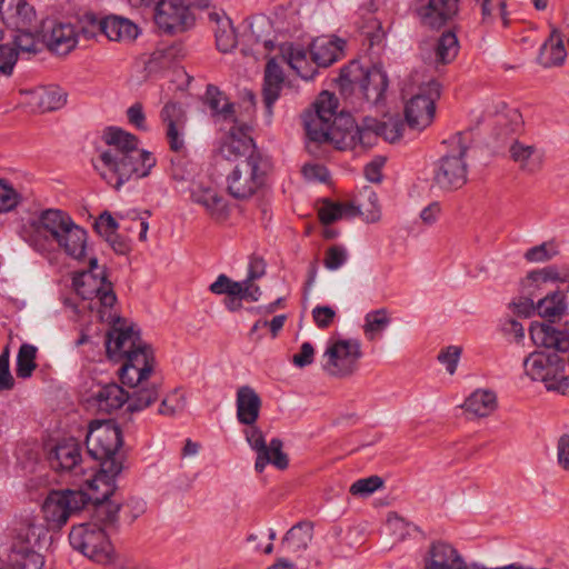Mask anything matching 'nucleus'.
Listing matches in <instances>:
<instances>
[{"instance_id":"1","label":"nucleus","mask_w":569,"mask_h":569,"mask_svg":"<svg viewBox=\"0 0 569 569\" xmlns=\"http://www.w3.org/2000/svg\"><path fill=\"white\" fill-rule=\"evenodd\" d=\"M315 110L303 116L306 134L317 143H332L339 150L370 148L378 141L376 126L365 118L361 126L355 123L350 113H337L338 99L329 91H322L313 103Z\"/></svg>"},{"instance_id":"2","label":"nucleus","mask_w":569,"mask_h":569,"mask_svg":"<svg viewBox=\"0 0 569 569\" xmlns=\"http://www.w3.org/2000/svg\"><path fill=\"white\" fill-rule=\"evenodd\" d=\"M104 321V311L100 310ZM111 329L106 337V350L110 359H124L119 370L120 380L126 386L141 383L150 377L154 368V356L150 345L141 338L140 329L120 317L108 316Z\"/></svg>"},{"instance_id":"3","label":"nucleus","mask_w":569,"mask_h":569,"mask_svg":"<svg viewBox=\"0 0 569 569\" xmlns=\"http://www.w3.org/2000/svg\"><path fill=\"white\" fill-rule=\"evenodd\" d=\"M103 140L109 148L99 156L103 168L101 177L114 189L131 178H144L156 166V158L138 147L137 136L120 128L110 127L103 132Z\"/></svg>"},{"instance_id":"4","label":"nucleus","mask_w":569,"mask_h":569,"mask_svg":"<svg viewBox=\"0 0 569 569\" xmlns=\"http://www.w3.org/2000/svg\"><path fill=\"white\" fill-rule=\"evenodd\" d=\"M121 429L111 422L94 421L90 423L86 445L88 453L100 462V471L91 481L90 487L99 491L104 486L103 497L112 496L116 490V477L122 471V455L119 449L122 447Z\"/></svg>"},{"instance_id":"5","label":"nucleus","mask_w":569,"mask_h":569,"mask_svg":"<svg viewBox=\"0 0 569 569\" xmlns=\"http://www.w3.org/2000/svg\"><path fill=\"white\" fill-rule=\"evenodd\" d=\"M341 93L348 94L359 89L366 101L378 106L385 100L388 88L387 73L377 66L363 70L359 61L352 60L341 68L337 80Z\"/></svg>"},{"instance_id":"6","label":"nucleus","mask_w":569,"mask_h":569,"mask_svg":"<svg viewBox=\"0 0 569 569\" xmlns=\"http://www.w3.org/2000/svg\"><path fill=\"white\" fill-rule=\"evenodd\" d=\"M451 152L443 154L433 166L432 182L442 191L460 189L467 182L468 166L466 154L468 146L463 134L456 133L450 140Z\"/></svg>"},{"instance_id":"7","label":"nucleus","mask_w":569,"mask_h":569,"mask_svg":"<svg viewBox=\"0 0 569 569\" xmlns=\"http://www.w3.org/2000/svg\"><path fill=\"white\" fill-rule=\"evenodd\" d=\"M567 360L557 352L536 351L523 360L526 375L542 381L548 390L562 395L569 392V376H566Z\"/></svg>"},{"instance_id":"8","label":"nucleus","mask_w":569,"mask_h":569,"mask_svg":"<svg viewBox=\"0 0 569 569\" xmlns=\"http://www.w3.org/2000/svg\"><path fill=\"white\" fill-rule=\"evenodd\" d=\"M72 286L79 297L84 300L98 298L102 308H111L117 296L112 283L108 280L106 268L98 266V259H89V267L74 273Z\"/></svg>"},{"instance_id":"9","label":"nucleus","mask_w":569,"mask_h":569,"mask_svg":"<svg viewBox=\"0 0 569 569\" xmlns=\"http://www.w3.org/2000/svg\"><path fill=\"white\" fill-rule=\"evenodd\" d=\"M69 541L73 549L97 563L107 565L113 559V548L104 529L98 523L73 526Z\"/></svg>"},{"instance_id":"10","label":"nucleus","mask_w":569,"mask_h":569,"mask_svg":"<svg viewBox=\"0 0 569 569\" xmlns=\"http://www.w3.org/2000/svg\"><path fill=\"white\" fill-rule=\"evenodd\" d=\"M91 497L82 490H53L46 498L42 511L51 529L62 528L69 518L90 502Z\"/></svg>"},{"instance_id":"11","label":"nucleus","mask_w":569,"mask_h":569,"mask_svg":"<svg viewBox=\"0 0 569 569\" xmlns=\"http://www.w3.org/2000/svg\"><path fill=\"white\" fill-rule=\"evenodd\" d=\"M269 167L267 158L252 161L240 160L227 176L228 193L234 199H249L263 186Z\"/></svg>"},{"instance_id":"12","label":"nucleus","mask_w":569,"mask_h":569,"mask_svg":"<svg viewBox=\"0 0 569 569\" xmlns=\"http://www.w3.org/2000/svg\"><path fill=\"white\" fill-rule=\"evenodd\" d=\"M362 357L361 345L357 339H331L323 353V370L333 378L351 377Z\"/></svg>"},{"instance_id":"13","label":"nucleus","mask_w":569,"mask_h":569,"mask_svg":"<svg viewBox=\"0 0 569 569\" xmlns=\"http://www.w3.org/2000/svg\"><path fill=\"white\" fill-rule=\"evenodd\" d=\"M440 88V83L435 80L423 83L406 103L405 117L411 129L422 130L432 122Z\"/></svg>"},{"instance_id":"14","label":"nucleus","mask_w":569,"mask_h":569,"mask_svg":"<svg viewBox=\"0 0 569 569\" xmlns=\"http://www.w3.org/2000/svg\"><path fill=\"white\" fill-rule=\"evenodd\" d=\"M251 128L246 123H233L229 132L223 138L219 154L229 161L239 163L240 160L252 161L266 159L257 149V146L250 136Z\"/></svg>"},{"instance_id":"15","label":"nucleus","mask_w":569,"mask_h":569,"mask_svg":"<svg viewBox=\"0 0 569 569\" xmlns=\"http://www.w3.org/2000/svg\"><path fill=\"white\" fill-rule=\"evenodd\" d=\"M244 430L246 440L252 450L257 452L254 470L258 473L263 472L266 466L271 463L279 470H284L289 466V458L282 451L283 443L279 438L270 440L269 445L266 443L264 436L257 426H248Z\"/></svg>"},{"instance_id":"16","label":"nucleus","mask_w":569,"mask_h":569,"mask_svg":"<svg viewBox=\"0 0 569 569\" xmlns=\"http://www.w3.org/2000/svg\"><path fill=\"white\" fill-rule=\"evenodd\" d=\"M38 539L34 526L27 525L18 530L8 555L11 569H42L43 557L34 550Z\"/></svg>"},{"instance_id":"17","label":"nucleus","mask_w":569,"mask_h":569,"mask_svg":"<svg viewBox=\"0 0 569 569\" xmlns=\"http://www.w3.org/2000/svg\"><path fill=\"white\" fill-rule=\"evenodd\" d=\"M153 17L159 29L168 34L186 32L196 23V13L182 0H162Z\"/></svg>"},{"instance_id":"18","label":"nucleus","mask_w":569,"mask_h":569,"mask_svg":"<svg viewBox=\"0 0 569 569\" xmlns=\"http://www.w3.org/2000/svg\"><path fill=\"white\" fill-rule=\"evenodd\" d=\"M0 18L2 23L13 30H29L41 23L34 7L27 0H0Z\"/></svg>"},{"instance_id":"19","label":"nucleus","mask_w":569,"mask_h":569,"mask_svg":"<svg viewBox=\"0 0 569 569\" xmlns=\"http://www.w3.org/2000/svg\"><path fill=\"white\" fill-rule=\"evenodd\" d=\"M41 24L44 43L50 51L64 56L76 48L78 33L71 23L44 20Z\"/></svg>"},{"instance_id":"20","label":"nucleus","mask_w":569,"mask_h":569,"mask_svg":"<svg viewBox=\"0 0 569 569\" xmlns=\"http://www.w3.org/2000/svg\"><path fill=\"white\" fill-rule=\"evenodd\" d=\"M160 118L166 126V137L169 147L174 152L184 149V129L187 117L181 104L178 102H167L160 112Z\"/></svg>"},{"instance_id":"21","label":"nucleus","mask_w":569,"mask_h":569,"mask_svg":"<svg viewBox=\"0 0 569 569\" xmlns=\"http://www.w3.org/2000/svg\"><path fill=\"white\" fill-rule=\"evenodd\" d=\"M72 222V218L67 212L59 209H47L31 222V227L37 236L56 243Z\"/></svg>"},{"instance_id":"22","label":"nucleus","mask_w":569,"mask_h":569,"mask_svg":"<svg viewBox=\"0 0 569 569\" xmlns=\"http://www.w3.org/2000/svg\"><path fill=\"white\" fill-rule=\"evenodd\" d=\"M529 332L537 347L553 349V352L569 351V327L557 330L549 323L535 321L531 323Z\"/></svg>"},{"instance_id":"23","label":"nucleus","mask_w":569,"mask_h":569,"mask_svg":"<svg viewBox=\"0 0 569 569\" xmlns=\"http://www.w3.org/2000/svg\"><path fill=\"white\" fill-rule=\"evenodd\" d=\"M422 57L438 66L452 62L459 51V41L452 31L443 32L435 43L426 42L421 46Z\"/></svg>"},{"instance_id":"24","label":"nucleus","mask_w":569,"mask_h":569,"mask_svg":"<svg viewBox=\"0 0 569 569\" xmlns=\"http://www.w3.org/2000/svg\"><path fill=\"white\" fill-rule=\"evenodd\" d=\"M459 0H429L418 10L421 22L432 29L441 28L458 12Z\"/></svg>"},{"instance_id":"25","label":"nucleus","mask_w":569,"mask_h":569,"mask_svg":"<svg viewBox=\"0 0 569 569\" xmlns=\"http://www.w3.org/2000/svg\"><path fill=\"white\" fill-rule=\"evenodd\" d=\"M426 569H468L459 552L449 543L435 542L425 559Z\"/></svg>"},{"instance_id":"26","label":"nucleus","mask_w":569,"mask_h":569,"mask_svg":"<svg viewBox=\"0 0 569 569\" xmlns=\"http://www.w3.org/2000/svg\"><path fill=\"white\" fill-rule=\"evenodd\" d=\"M312 537L313 525L310 521H300L286 532L280 543L281 550L292 558H301Z\"/></svg>"},{"instance_id":"27","label":"nucleus","mask_w":569,"mask_h":569,"mask_svg":"<svg viewBox=\"0 0 569 569\" xmlns=\"http://www.w3.org/2000/svg\"><path fill=\"white\" fill-rule=\"evenodd\" d=\"M67 93L59 87H38L27 92V103L36 112H49L62 108Z\"/></svg>"},{"instance_id":"28","label":"nucleus","mask_w":569,"mask_h":569,"mask_svg":"<svg viewBox=\"0 0 569 569\" xmlns=\"http://www.w3.org/2000/svg\"><path fill=\"white\" fill-rule=\"evenodd\" d=\"M192 202L204 208L214 220L222 221L228 217V206L224 198L212 187L197 184L191 189Z\"/></svg>"},{"instance_id":"29","label":"nucleus","mask_w":569,"mask_h":569,"mask_svg":"<svg viewBox=\"0 0 569 569\" xmlns=\"http://www.w3.org/2000/svg\"><path fill=\"white\" fill-rule=\"evenodd\" d=\"M81 448L70 439L54 446L48 455L50 467L58 472H70L80 468Z\"/></svg>"},{"instance_id":"30","label":"nucleus","mask_w":569,"mask_h":569,"mask_svg":"<svg viewBox=\"0 0 569 569\" xmlns=\"http://www.w3.org/2000/svg\"><path fill=\"white\" fill-rule=\"evenodd\" d=\"M284 82V74L276 58L268 60L264 68L262 98L269 117L272 116L274 102L279 99Z\"/></svg>"},{"instance_id":"31","label":"nucleus","mask_w":569,"mask_h":569,"mask_svg":"<svg viewBox=\"0 0 569 569\" xmlns=\"http://www.w3.org/2000/svg\"><path fill=\"white\" fill-rule=\"evenodd\" d=\"M208 20L213 27L217 48L229 52L237 46V33L231 19L221 9L213 8L208 12Z\"/></svg>"},{"instance_id":"32","label":"nucleus","mask_w":569,"mask_h":569,"mask_svg":"<svg viewBox=\"0 0 569 569\" xmlns=\"http://www.w3.org/2000/svg\"><path fill=\"white\" fill-rule=\"evenodd\" d=\"M237 419L241 425L252 426L259 418L261 399L249 386H242L237 391Z\"/></svg>"},{"instance_id":"33","label":"nucleus","mask_w":569,"mask_h":569,"mask_svg":"<svg viewBox=\"0 0 569 569\" xmlns=\"http://www.w3.org/2000/svg\"><path fill=\"white\" fill-rule=\"evenodd\" d=\"M345 42L340 39L319 37L310 44L312 62L318 67L327 68L336 62L342 53Z\"/></svg>"},{"instance_id":"34","label":"nucleus","mask_w":569,"mask_h":569,"mask_svg":"<svg viewBox=\"0 0 569 569\" xmlns=\"http://www.w3.org/2000/svg\"><path fill=\"white\" fill-rule=\"evenodd\" d=\"M511 159L519 164L521 171L533 174L543 163V152L532 144L513 141L509 148Z\"/></svg>"},{"instance_id":"35","label":"nucleus","mask_w":569,"mask_h":569,"mask_svg":"<svg viewBox=\"0 0 569 569\" xmlns=\"http://www.w3.org/2000/svg\"><path fill=\"white\" fill-rule=\"evenodd\" d=\"M280 56L283 62L305 80H311L317 74V68L309 61L303 48L293 47L291 43L280 46Z\"/></svg>"},{"instance_id":"36","label":"nucleus","mask_w":569,"mask_h":569,"mask_svg":"<svg viewBox=\"0 0 569 569\" xmlns=\"http://www.w3.org/2000/svg\"><path fill=\"white\" fill-rule=\"evenodd\" d=\"M567 51L560 32L553 29L539 50L538 62L543 68L559 67L565 62Z\"/></svg>"},{"instance_id":"37","label":"nucleus","mask_w":569,"mask_h":569,"mask_svg":"<svg viewBox=\"0 0 569 569\" xmlns=\"http://www.w3.org/2000/svg\"><path fill=\"white\" fill-rule=\"evenodd\" d=\"M29 30H13L12 48L19 54H37L44 43L42 24L28 27Z\"/></svg>"},{"instance_id":"38","label":"nucleus","mask_w":569,"mask_h":569,"mask_svg":"<svg viewBox=\"0 0 569 569\" xmlns=\"http://www.w3.org/2000/svg\"><path fill=\"white\" fill-rule=\"evenodd\" d=\"M87 239V231L73 221L56 243L69 257L81 260L86 256Z\"/></svg>"},{"instance_id":"39","label":"nucleus","mask_w":569,"mask_h":569,"mask_svg":"<svg viewBox=\"0 0 569 569\" xmlns=\"http://www.w3.org/2000/svg\"><path fill=\"white\" fill-rule=\"evenodd\" d=\"M204 103L211 110V116L217 120L237 123L234 104L228 100L226 94L216 86L208 84L204 93Z\"/></svg>"},{"instance_id":"40","label":"nucleus","mask_w":569,"mask_h":569,"mask_svg":"<svg viewBox=\"0 0 569 569\" xmlns=\"http://www.w3.org/2000/svg\"><path fill=\"white\" fill-rule=\"evenodd\" d=\"M99 411L111 413L120 409L126 402L129 403V393L117 383H109L101 387L93 396Z\"/></svg>"},{"instance_id":"41","label":"nucleus","mask_w":569,"mask_h":569,"mask_svg":"<svg viewBox=\"0 0 569 569\" xmlns=\"http://www.w3.org/2000/svg\"><path fill=\"white\" fill-rule=\"evenodd\" d=\"M102 487V491L92 498L94 500L92 518L96 521L94 523H98L103 529L114 528L118 523L121 505L109 501L111 496L104 498L103 491L106 487Z\"/></svg>"},{"instance_id":"42","label":"nucleus","mask_w":569,"mask_h":569,"mask_svg":"<svg viewBox=\"0 0 569 569\" xmlns=\"http://www.w3.org/2000/svg\"><path fill=\"white\" fill-rule=\"evenodd\" d=\"M463 408L475 417H488L497 409V396L491 390L478 389L466 399Z\"/></svg>"},{"instance_id":"43","label":"nucleus","mask_w":569,"mask_h":569,"mask_svg":"<svg viewBox=\"0 0 569 569\" xmlns=\"http://www.w3.org/2000/svg\"><path fill=\"white\" fill-rule=\"evenodd\" d=\"M130 387L134 388L136 390L131 395H129V403L127 407V410L129 412L141 411L150 407L159 398V383H148V381L146 380L141 383H137Z\"/></svg>"},{"instance_id":"44","label":"nucleus","mask_w":569,"mask_h":569,"mask_svg":"<svg viewBox=\"0 0 569 569\" xmlns=\"http://www.w3.org/2000/svg\"><path fill=\"white\" fill-rule=\"evenodd\" d=\"M138 27L128 19L119 17L104 18L103 34L112 41H132L138 37Z\"/></svg>"},{"instance_id":"45","label":"nucleus","mask_w":569,"mask_h":569,"mask_svg":"<svg viewBox=\"0 0 569 569\" xmlns=\"http://www.w3.org/2000/svg\"><path fill=\"white\" fill-rule=\"evenodd\" d=\"M567 311L566 293L557 290L548 293L537 302V312L540 317L549 319L562 317Z\"/></svg>"},{"instance_id":"46","label":"nucleus","mask_w":569,"mask_h":569,"mask_svg":"<svg viewBox=\"0 0 569 569\" xmlns=\"http://www.w3.org/2000/svg\"><path fill=\"white\" fill-rule=\"evenodd\" d=\"M360 213L358 207L352 203L332 202L328 199L323 201L322 207L318 211L319 219L322 224H331L343 217H353Z\"/></svg>"},{"instance_id":"47","label":"nucleus","mask_w":569,"mask_h":569,"mask_svg":"<svg viewBox=\"0 0 569 569\" xmlns=\"http://www.w3.org/2000/svg\"><path fill=\"white\" fill-rule=\"evenodd\" d=\"M569 280V268L559 269L557 266H548L539 270L530 271L526 280L523 281L525 287L536 286L539 282H567Z\"/></svg>"},{"instance_id":"48","label":"nucleus","mask_w":569,"mask_h":569,"mask_svg":"<svg viewBox=\"0 0 569 569\" xmlns=\"http://www.w3.org/2000/svg\"><path fill=\"white\" fill-rule=\"evenodd\" d=\"M390 322L391 319L385 308L367 313L363 325V332L367 339L370 341L378 339Z\"/></svg>"},{"instance_id":"49","label":"nucleus","mask_w":569,"mask_h":569,"mask_svg":"<svg viewBox=\"0 0 569 569\" xmlns=\"http://www.w3.org/2000/svg\"><path fill=\"white\" fill-rule=\"evenodd\" d=\"M37 348L29 343H23L17 356L16 372L19 378H29L37 367L36 363Z\"/></svg>"},{"instance_id":"50","label":"nucleus","mask_w":569,"mask_h":569,"mask_svg":"<svg viewBox=\"0 0 569 569\" xmlns=\"http://www.w3.org/2000/svg\"><path fill=\"white\" fill-rule=\"evenodd\" d=\"M104 19L98 18L93 12H84L78 19V36L91 39L98 34H103Z\"/></svg>"},{"instance_id":"51","label":"nucleus","mask_w":569,"mask_h":569,"mask_svg":"<svg viewBox=\"0 0 569 569\" xmlns=\"http://www.w3.org/2000/svg\"><path fill=\"white\" fill-rule=\"evenodd\" d=\"M369 123L376 126L378 129L379 137H382L385 140L395 142L401 136L405 129L403 122L398 117H391L387 121H378L376 119H369Z\"/></svg>"},{"instance_id":"52","label":"nucleus","mask_w":569,"mask_h":569,"mask_svg":"<svg viewBox=\"0 0 569 569\" xmlns=\"http://www.w3.org/2000/svg\"><path fill=\"white\" fill-rule=\"evenodd\" d=\"M559 254V248L555 240L542 242L528 249L525 259L529 262H546Z\"/></svg>"},{"instance_id":"53","label":"nucleus","mask_w":569,"mask_h":569,"mask_svg":"<svg viewBox=\"0 0 569 569\" xmlns=\"http://www.w3.org/2000/svg\"><path fill=\"white\" fill-rule=\"evenodd\" d=\"M382 487H383V480L381 477L370 476L368 478H362V479L355 481L350 486L349 492L352 496L368 497Z\"/></svg>"},{"instance_id":"54","label":"nucleus","mask_w":569,"mask_h":569,"mask_svg":"<svg viewBox=\"0 0 569 569\" xmlns=\"http://www.w3.org/2000/svg\"><path fill=\"white\" fill-rule=\"evenodd\" d=\"M210 291L216 295L240 296L242 282L233 281L226 274L218 276L217 280L209 287Z\"/></svg>"},{"instance_id":"55","label":"nucleus","mask_w":569,"mask_h":569,"mask_svg":"<svg viewBox=\"0 0 569 569\" xmlns=\"http://www.w3.org/2000/svg\"><path fill=\"white\" fill-rule=\"evenodd\" d=\"M21 200V196L7 181L0 179V213L14 209Z\"/></svg>"},{"instance_id":"56","label":"nucleus","mask_w":569,"mask_h":569,"mask_svg":"<svg viewBox=\"0 0 569 569\" xmlns=\"http://www.w3.org/2000/svg\"><path fill=\"white\" fill-rule=\"evenodd\" d=\"M184 396L176 390L161 401L159 413L164 416H174L176 413L181 412L184 409Z\"/></svg>"},{"instance_id":"57","label":"nucleus","mask_w":569,"mask_h":569,"mask_svg":"<svg viewBox=\"0 0 569 569\" xmlns=\"http://www.w3.org/2000/svg\"><path fill=\"white\" fill-rule=\"evenodd\" d=\"M348 252L342 246H331L326 251L323 264L329 270H337L345 264Z\"/></svg>"},{"instance_id":"58","label":"nucleus","mask_w":569,"mask_h":569,"mask_svg":"<svg viewBox=\"0 0 569 569\" xmlns=\"http://www.w3.org/2000/svg\"><path fill=\"white\" fill-rule=\"evenodd\" d=\"M18 60L17 50L10 44H0V72L10 76Z\"/></svg>"},{"instance_id":"59","label":"nucleus","mask_w":569,"mask_h":569,"mask_svg":"<svg viewBox=\"0 0 569 569\" xmlns=\"http://www.w3.org/2000/svg\"><path fill=\"white\" fill-rule=\"evenodd\" d=\"M461 355V348L457 346H449L438 355V360L446 365L447 371L453 375L457 370V365Z\"/></svg>"},{"instance_id":"60","label":"nucleus","mask_w":569,"mask_h":569,"mask_svg":"<svg viewBox=\"0 0 569 569\" xmlns=\"http://www.w3.org/2000/svg\"><path fill=\"white\" fill-rule=\"evenodd\" d=\"M315 323L320 329H327L336 318V311L329 306H317L312 310Z\"/></svg>"},{"instance_id":"61","label":"nucleus","mask_w":569,"mask_h":569,"mask_svg":"<svg viewBox=\"0 0 569 569\" xmlns=\"http://www.w3.org/2000/svg\"><path fill=\"white\" fill-rule=\"evenodd\" d=\"M170 176L174 181L182 182L191 177V171L188 169V161L177 156L171 159Z\"/></svg>"},{"instance_id":"62","label":"nucleus","mask_w":569,"mask_h":569,"mask_svg":"<svg viewBox=\"0 0 569 569\" xmlns=\"http://www.w3.org/2000/svg\"><path fill=\"white\" fill-rule=\"evenodd\" d=\"M386 163V158L381 156L375 157L365 167V177L370 182L378 183L382 180V168Z\"/></svg>"},{"instance_id":"63","label":"nucleus","mask_w":569,"mask_h":569,"mask_svg":"<svg viewBox=\"0 0 569 569\" xmlns=\"http://www.w3.org/2000/svg\"><path fill=\"white\" fill-rule=\"evenodd\" d=\"M118 228V222L108 211L102 212L98 220L94 222L96 231L103 237L116 232Z\"/></svg>"},{"instance_id":"64","label":"nucleus","mask_w":569,"mask_h":569,"mask_svg":"<svg viewBox=\"0 0 569 569\" xmlns=\"http://www.w3.org/2000/svg\"><path fill=\"white\" fill-rule=\"evenodd\" d=\"M557 462L561 469L569 471V435L563 433L557 441Z\"/></svg>"}]
</instances>
